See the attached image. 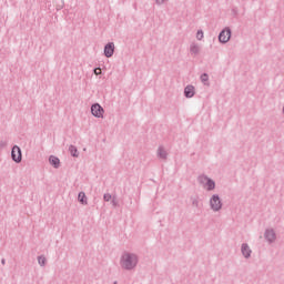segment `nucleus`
Returning <instances> with one entry per match:
<instances>
[{
  "instance_id": "1",
  "label": "nucleus",
  "mask_w": 284,
  "mask_h": 284,
  "mask_svg": "<svg viewBox=\"0 0 284 284\" xmlns=\"http://www.w3.org/2000/svg\"><path fill=\"white\" fill-rule=\"evenodd\" d=\"M136 265H139V255L136 253L124 252L120 257V267L125 270L126 272H132L136 270Z\"/></svg>"
},
{
  "instance_id": "2",
  "label": "nucleus",
  "mask_w": 284,
  "mask_h": 284,
  "mask_svg": "<svg viewBox=\"0 0 284 284\" xmlns=\"http://www.w3.org/2000/svg\"><path fill=\"white\" fill-rule=\"evenodd\" d=\"M210 207L212 212H221V210H223V202L221 201V196H219V194H213L211 196Z\"/></svg>"
},
{
  "instance_id": "3",
  "label": "nucleus",
  "mask_w": 284,
  "mask_h": 284,
  "mask_svg": "<svg viewBox=\"0 0 284 284\" xmlns=\"http://www.w3.org/2000/svg\"><path fill=\"white\" fill-rule=\"evenodd\" d=\"M230 39H232V29H230V27H226L220 32L219 41L220 43H227Z\"/></svg>"
},
{
  "instance_id": "4",
  "label": "nucleus",
  "mask_w": 284,
  "mask_h": 284,
  "mask_svg": "<svg viewBox=\"0 0 284 284\" xmlns=\"http://www.w3.org/2000/svg\"><path fill=\"white\" fill-rule=\"evenodd\" d=\"M11 159L12 161H14V163H21L23 155L19 145H13V148L11 149Z\"/></svg>"
},
{
  "instance_id": "5",
  "label": "nucleus",
  "mask_w": 284,
  "mask_h": 284,
  "mask_svg": "<svg viewBox=\"0 0 284 284\" xmlns=\"http://www.w3.org/2000/svg\"><path fill=\"white\" fill-rule=\"evenodd\" d=\"M104 112L105 110L103 109V106H101V104L94 103L91 105V113L95 116V119H103Z\"/></svg>"
},
{
  "instance_id": "6",
  "label": "nucleus",
  "mask_w": 284,
  "mask_h": 284,
  "mask_svg": "<svg viewBox=\"0 0 284 284\" xmlns=\"http://www.w3.org/2000/svg\"><path fill=\"white\" fill-rule=\"evenodd\" d=\"M264 239L270 245L276 241V232L274 229H266L264 232Z\"/></svg>"
},
{
  "instance_id": "7",
  "label": "nucleus",
  "mask_w": 284,
  "mask_h": 284,
  "mask_svg": "<svg viewBox=\"0 0 284 284\" xmlns=\"http://www.w3.org/2000/svg\"><path fill=\"white\" fill-rule=\"evenodd\" d=\"M104 57L106 59L114 57V42H109L104 45Z\"/></svg>"
},
{
  "instance_id": "8",
  "label": "nucleus",
  "mask_w": 284,
  "mask_h": 284,
  "mask_svg": "<svg viewBox=\"0 0 284 284\" xmlns=\"http://www.w3.org/2000/svg\"><path fill=\"white\" fill-rule=\"evenodd\" d=\"M194 94H196V91L194 89V85L189 84L184 88V97L186 99H192L194 97Z\"/></svg>"
},
{
  "instance_id": "9",
  "label": "nucleus",
  "mask_w": 284,
  "mask_h": 284,
  "mask_svg": "<svg viewBox=\"0 0 284 284\" xmlns=\"http://www.w3.org/2000/svg\"><path fill=\"white\" fill-rule=\"evenodd\" d=\"M241 252L244 258H251L252 256V248H250V245L247 243H243L241 246Z\"/></svg>"
},
{
  "instance_id": "10",
  "label": "nucleus",
  "mask_w": 284,
  "mask_h": 284,
  "mask_svg": "<svg viewBox=\"0 0 284 284\" xmlns=\"http://www.w3.org/2000/svg\"><path fill=\"white\" fill-rule=\"evenodd\" d=\"M49 163L55 170H59V168H61V160H59L55 155H50L49 156Z\"/></svg>"
},
{
  "instance_id": "11",
  "label": "nucleus",
  "mask_w": 284,
  "mask_h": 284,
  "mask_svg": "<svg viewBox=\"0 0 284 284\" xmlns=\"http://www.w3.org/2000/svg\"><path fill=\"white\" fill-rule=\"evenodd\" d=\"M201 52V45L199 43L192 42L190 44V53L196 57Z\"/></svg>"
},
{
  "instance_id": "12",
  "label": "nucleus",
  "mask_w": 284,
  "mask_h": 284,
  "mask_svg": "<svg viewBox=\"0 0 284 284\" xmlns=\"http://www.w3.org/2000/svg\"><path fill=\"white\" fill-rule=\"evenodd\" d=\"M204 190L207 192H212V190H216V182L212 180L211 178L207 180L206 184H204Z\"/></svg>"
},
{
  "instance_id": "13",
  "label": "nucleus",
  "mask_w": 284,
  "mask_h": 284,
  "mask_svg": "<svg viewBox=\"0 0 284 284\" xmlns=\"http://www.w3.org/2000/svg\"><path fill=\"white\" fill-rule=\"evenodd\" d=\"M78 201L81 205H88V196L85 195V192H80L78 194Z\"/></svg>"
},
{
  "instance_id": "14",
  "label": "nucleus",
  "mask_w": 284,
  "mask_h": 284,
  "mask_svg": "<svg viewBox=\"0 0 284 284\" xmlns=\"http://www.w3.org/2000/svg\"><path fill=\"white\" fill-rule=\"evenodd\" d=\"M207 181H210V178L205 174H202L197 178V183L203 187L206 185Z\"/></svg>"
},
{
  "instance_id": "15",
  "label": "nucleus",
  "mask_w": 284,
  "mask_h": 284,
  "mask_svg": "<svg viewBox=\"0 0 284 284\" xmlns=\"http://www.w3.org/2000/svg\"><path fill=\"white\" fill-rule=\"evenodd\" d=\"M158 156H159V159H163L165 161V159H168V151H165V149H163V146H159Z\"/></svg>"
},
{
  "instance_id": "16",
  "label": "nucleus",
  "mask_w": 284,
  "mask_h": 284,
  "mask_svg": "<svg viewBox=\"0 0 284 284\" xmlns=\"http://www.w3.org/2000/svg\"><path fill=\"white\" fill-rule=\"evenodd\" d=\"M69 152H70L71 156L78 159V156H79V150L77 149V146H74V145L71 144V145L69 146Z\"/></svg>"
},
{
  "instance_id": "17",
  "label": "nucleus",
  "mask_w": 284,
  "mask_h": 284,
  "mask_svg": "<svg viewBox=\"0 0 284 284\" xmlns=\"http://www.w3.org/2000/svg\"><path fill=\"white\" fill-rule=\"evenodd\" d=\"M45 263H48V258H45V256H43V255H39L38 264L40 265V267H45Z\"/></svg>"
},
{
  "instance_id": "18",
  "label": "nucleus",
  "mask_w": 284,
  "mask_h": 284,
  "mask_svg": "<svg viewBox=\"0 0 284 284\" xmlns=\"http://www.w3.org/2000/svg\"><path fill=\"white\" fill-rule=\"evenodd\" d=\"M201 81L204 83V85H206L207 81H210V75H207V73H203L201 75Z\"/></svg>"
},
{
  "instance_id": "19",
  "label": "nucleus",
  "mask_w": 284,
  "mask_h": 284,
  "mask_svg": "<svg viewBox=\"0 0 284 284\" xmlns=\"http://www.w3.org/2000/svg\"><path fill=\"white\" fill-rule=\"evenodd\" d=\"M191 203L193 207H200L199 197H191Z\"/></svg>"
},
{
  "instance_id": "20",
  "label": "nucleus",
  "mask_w": 284,
  "mask_h": 284,
  "mask_svg": "<svg viewBox=\"0 0 284 284\" xmlns=\"http://www.w3.org/2000/svg\"><path fill=\"white\" fill-rule=\"evenodd\" d=\"M196 39H197V41H203V30H199L196 32Z\"/></svg>"
},
{
  "instance_id": "21",
  "label": "nucleus",
  "mask_w": 284,
  "mask_h": 284,
  "mask_svg": "<svg viewBox=\"0 0 284 284\" xmlns=\"http://www.w3.org/2000/svg\"><path fill=\"white\" fill-rule=\"evenodd\" d=\"M103 199H104V201L110 202V201H112V194L105 193V194L103 195Z\"/></svg>"
},
{
  "instance_id": "22",
  "label": "nucleus",
  "mask_w": 284,
  "mask_h": 284,
  "mask_svg": "<svg viewBox=\"0 0 284 284\" xmlns=\"http://www.w3.org/2000/svg\"><path fill=\"white\" fill-rule=\"evenodd\" d=\"M93 72L97 77H99V74H101V68H95Z\"/></svg>"
},
{
  "instance_id": "23",
  "label": "nucleus",
  "mask_w": 284,
  "mask_h": 284,
  "mask_svg": "<svg viewBox=\"0 0 284 284\" xmlns=\"http://www.w3.org/2000/svg\"><path fill=\"white\" fill-rule=\"evenodd\" d=\"M168 0H155L156 6H163Z\"/></svg>"
},
{
  "instance_id": "24",
  "label": "nucleus",
  "mask_w": 284,
  "mask_h": 284,
  "mask_svg": "<svg viewBox=\"0 0 284 284\" xmlns=\"http://www.w3.org/2000/svg\"><path fill=\"white\" fill-rule=\"evenodd\" d=\"M112 205H113V207H116V205H119V202H116V200L114 197L112 200Z\"/></svg>"
},
{
  "instance_id": "25",
  "label": "nucleus",
  "mask_w": 284,
  "mask_h": 284,
  "mask_svg": "<svg viewBox=\"0 0 284 284\" xmlns=\"http://www.w3.org/2000/svg\"><path fill=\"white\" fill-rule=\"evenodd\" d=\"M3 148H6V142L0 141V150H3Z\"/></svg>"
},
{
  "instance_id": "26",
  "label": "nucleus",
  "mask_w": 284,
  "mask_h": 284,
  "mask_svg": "<svg viewBox=\"0 0 284 284\" xmlns=\"http://www.w3.org/2000/svg\"><path fill=\"white\" fill-rule=\"evenodd\" d=\"M1 264H2V265H6V258H2V260H1Z\"/></svg>"
},
{
  "instance_id": "27",
  "label": "nucleus",
  "mask_w": 284,
  "mask_h": 284,
  "mask_svg": "<svg viewBox=\"0 0 284 284\" xmlns=\"http://www.w3.org/2000/svg\"><path fill=\"white\" fill-rule=\"evenodd\" d=\"M113 284H119V282H114Z\"/></svg>"
}]
</instances>
